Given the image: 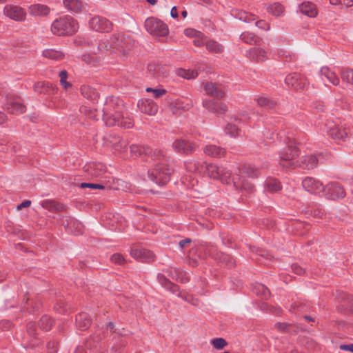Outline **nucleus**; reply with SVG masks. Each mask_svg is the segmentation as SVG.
Returning a JSON list of instances; mask_svg holds the SVG:
<instances>
[{"mask_svg": "<svg viewBox=\"0 0 353 353\" xmlns=\"http://www.w3.org/2000/svg\"><path fill=\"white\" fill-rule=\"evenodd\" d=\"M260 175V170L249 164H244L239 168V174L234 176L232 182L237 189L244 190L248 192H252L254 186L245 179L248 178H257Z\"/></svg>", "mask_w": 353, "mask_h": 353, "instance_id": "nucleus-1", "label": "nucleus"}, {"mask_svg": "<svg viewBox=\"0 0 353 353\" xmlns=\"http://www.w3.org/2000/svg\"><path fill=\"white\" fill-rule=\"evenodd\" d=\"M299 149L294 143H291L279 153V163L285 168H295L297 166L294 159L299 156Z\"/></svg>", "mask_w": 353, "mask_h": 353, "instance_id": "nucleus-2", "label": "nucleus"}, {"mask_svg": "<svg viewBox=\"0 0 353 353\" xmlns=\"http://www.w3.org/2000/svg\"><path fill=\"white\" fill-rule=\"evenodd\" d=\"M77 30V23L68 17L56 19L52 23V30L59 34H72Z\"/></svg>", "mask_w": 353, "mask_h": 353, "instance_id": "nucleus-3", "label": "nucleus"}, {"mask_svg": "<svg viewBox=\"0 0 353 353\" xmlns=\"http://www.w3.org/2000/svg\"><path fill=\"white\" fill-rule=\"evenodd\" d=\"M323 192L326 198L330 200L343 199L346 195L344 188L336 181L330 182L327 184L324 188Z\"/></svg>", "mask_w": 353, "mask_h": 353, "instance_id": "nucleus-4", "label": "nucleus"}, {"mask_svg": "<svg viewBox=\"0 0 353 353\" xmlns=\"http://www.w3.org/2000/svg\"><path fill=\"white\" fill-rule=\"evenodd\" d=\"M145 26L148 31L159 37L165 36L168 33L167 26L158 19H148L145 21Z\"/></svg>", "mask_w": 353, "mask_h": 353, "instance_id": "nucleus-5", "label": "nucleus"}, {"mask_svg": "<svg viewBox=\"0 0 353 353\" xmlns=\"http://www.w3.org/2000/svg\"><path fill=\"white\" fill-rule=\"evenodd\" d=\"M302 185L306 191L314 194L323 192L325 188L320 181L312 177H306L303 179Z\"/></svg>", "mask_w": 353, "mask_h": 353, "instance_id": "nucleus-6", "label": "nucleus"}, {"mask_svg": "<svg viewBox=\"0 0 353 353\" xmlns=\"http://www.w3.org/2000/svg\"><path fill=\"white\" fill-rule=\"evenodd\" d=\"M205 253L214 257L219 263H225L229 267L234 266L235 264V261L231 256L223 252L216 253V249L214 247L208 248L205 250Z\"/></svg>", "mask_w": 353, "mask_h": 353, "instance_id": "nucleus-7", "label": "nucleus"}, {"mask_svg": "<svg viewBox=\"0 0 353 353\" xmlns=\"http://www.w3.org/2000/svg\"><path fill=\"white\" fill-rule=\"evenodd\" d=\"M328 134L334 139L345 141L351 135V130L345 126L335 125L328 131Z\"/></svg>", "mask_w": 353, "mask_h": 353, "instance_id": "nucleus-8", "label": "nucleus"}, {"mask_svg": "<svg viewBox=\"0 0 353 353\" xmlns=\"http://www.w3.org/2000/svg\"><path fill=\"white\" fill-rule=\"evenodd\" d=\"M245 56L250 61L256 63H262L268 59L267 52L259 47L251 48L246 52Z\"/></svg>", "mask_w": 353, "mask_h": 353, "instance_id": "nucleus-9", "label": "nucleus"}, {"mask_svg": "<svg viewBox=\"0 0 353 353\" xmlns=\"http://www.w3.org/2000/svg\"><path fill=\"white\" fill-rule=\"evenodd\" d=\"M285 82L288 86H291L296 90L304 89L307 84L306 80L296 72L289 74L285 77Z\"/></svg>", "mask_w": 353, "mask_h": 353, "instance_id": "nucleus-10", "label": "nucleus"}, {"mask_svg": "<svg viewBox=\"0 0 353 353\" xmlns=\"http://www.w3.org/2000/svg\"><path fill=\"white\" fill-rule=\"evenodd\" d=\"M203 105L210 111L217 114H224L228 110V106L225 103L221 102H214L210 99L203 101Z\"/></svg>", "mask_w": 353, "mask_h": 353, "instance_id": "nucleus-11", "label": "nucleus"}, {"mask_svg": "<svg viewBox=\"0 0 353 353\" xmlns=\"http://www.w3.org/2000/svg\"><path fill=\"white\" fill-rule=\"evenodd\" d=\"M320 76L323 81L326 79L329 83L333 85L336 86L340 83L339 77L337 74L327 66H323L320 70Z\"/></svg>", "mask_w": 353, "mask_h": 353, "instance_id": "nucleus-12", "label": "nucleus"}, {"mask_svg": "<svg viewBox=\"0 0 353 353\" xmlns=\"http://www.w3.org/2000/svg\"><path fill=\"white\" fill-rule=\"evenodd\" d=\"M319 160L314 154H307L303 156L299 161L300 168L306 170H310L316 168L318 165Z\"/></svg>", "mask_w": 353, "mask_h": 353, "instance_id": "nucleus-13", "label": "nucleus"}, {"mask_svg": "<svg viewBox=\"0 0 353 353\" xmlns=\"http://www.w3.org/2000/svg\"><path fill=\"white\" fill-rule=\"evenodd\" d=\"M203 150L206 155L214 158H221L225 154V150L224 148L214 144L205 145Z\"/></svg>", "mask_w": 353, "mask_h": 353, "instance_id": "nucleus-14", "label": "nucleus"}, {"mask_svg": "<svg viewBox=\"0 0 353 353\" xmlns=\"http://www.w3.org/2000/svg\"><path fill=\"white\" fill-rule=\"evenodd\" d=\"M204 90L208 95L222 99L225 96V92L221 88L212 82H207L204 84Z\"/></svg>", "mask_w": 353, "mask_h": 353, "instance_id": "nucleus-15", "label": "nucleus"}, {"mask_svg": "<svg viewBox=\"0 0 353 353\" xmlns=\"http://www.w3.org/2000/svg\"><path fill=\"white\" fill-rule=\"evenodd\" d=\"M299 8L300 12L308 17L314 18L317 16L318 11L316 6L310 1L303 2Z\"/></svg>", "mask_w": 353, "mask_h": 353, "instance_id": "nucleus-16", "label": "nucleus"}, {"mask_svg": "<svg viewBox=\"0 0 353 353\" xmlns=\"http://www.w3.org/2000/svg\"><path fill=\"white\" fill-rule=\"evenodd\" d=\"M6 14L10 19L15 21H21L25 19V12L21 8L10 6L6 8Z\"/></svg>", "mask_w": 353, "mask_h": 353, "instance_id": "nucleus-17", "label": "nucleus"}, {"mask_svg": "<svg viewBox=\"0 0 353 353\" xmlns=\"http://www.w3.org/2000/svg\"><path fill=\"white\" fill-rule=\"evenodd\" d=\"M195 145L187 139H178V153L190 154L195 150Z\"/></svg>", "mask_w": 353, "mask_h": 353, "instance_id": "nucleus-18", "label": "nucleus"}, {"mask_svg": "<svg viewBox=\"0 0 353 353\" xmlns=\"http://www.w3.org/2000/svg\"><path fill=\"white\" fill-rule=\"evenodd\" d=\"M282 189L280 181L275 178H268L265 181V190L270 193L279 192Z\"/></svg>", "mask_w": 353, "mask_h": 353, "instance_id": "nucleus-19", "label": "nucleus"}, {"mask_svg": "<svg viewBox=\"0 0 353 353\" xmlns=\"http://www.w3.org/2000/svg\"><path fill=\"white\" fill-rule=\"evenodd\" d=\"M222 167H219L213 163H207L203 162V170L204 173L206 172L208 176L215 179H218L220 177V172L222 170Z\"/></svg>", "mask_w": 353, "mask_h": 353, "instance_id": "nucleus-20", "label": "nucleus"}, {"mask_svg": "<svg viewBox=\"0 0 353 353\" xmlns=\"http://www.w3.org/2000/svg\"><path fill=\"white\" fill-rule=\"evenodd\" d=\"M255 100L259 106L265 110H272L276 105V102L268 97L261 96L257 97Z\"/></svg>", "mask_w": 353, "mask_h": 353, "instance_id": "nucleus-21", "label": "nucleus"}, {"mask_svg": "<svg viewBox=\"0 0 353 353\" xmlns=\"http://www.w3.org/2000/svg\"><path fill=\"white\" fill-rule=\"evenodd\" d=\"M240 39L244 43L248 44H255L258 45L261 43V38L255 34L250 32H244L240 35Z\"/></svg>", "mask_w": 353, "mask_h": 353, "instance_id": "nucleus-22", "label": "nucleus"}, {"mask_svg": "<svg viewBox=\"0 0 353 353\" xmlns=\"http://www.w3.org/2000/svg\"><path fill=\"white\" fill-rule=\"evenodd\" d=\"M186 170L192 173L199 172L204 173L203 162H199L196 161H188L185 164Z\"/></svg>", "mask_w": 353, "mask_h": 353, "instance_id": "nucleus-23", "label": "nucleus"}, {"mask_svg": "<svg viewBox=\"0 0 353 353\" xmlns=\"http://www.w3.org/2000/svg\"><path fill=\"white\" fill-rule=\"evenodd\" d=\"M253 292L264 299H268L270 296L269 289L262 283H256L253 288Z\"/></svg>", "mask_w": 353, "mask_h": 353, "instance_id": "nucleus-24", "label": "nucleus"}, {"mask_svg": "<svg viewBox=\"0 0 353 353\" xmlns=\"http://www.w3.org/2000/svg\"><path fill=\"white\" fill-rule=\"evenodd\" d=\"M267 10L269 13L276 17L281 16L285 12L284 6L279 2L270 4L267 7Z\"/></svg>", "mask_w": 353, "mask_h": 353, "instance_id": "nucleus-25", "label": "nucleus"}, {"mask_svg": "<svg viewBox=\"0 0 353 353\" xmlns=\"http://www.w3.org/2000/svg\"><path fill=\"white\" fill-rule=\"evenodd\" d=\"M309 307L310 305L307 302L299 300L290 305V310L291 312H305L308 310Z\"/></svg>", "mask_w": 353, "mask_h": 353, "instance_id": "nucleus-26", "label": "nucleus"}, {"mask_svg": "<svg viewBox=\"0 0 353 353\" xmlns=\"http://www.w3.org/2000/svg\"><path fill=\"white\" fill-rule=\"evenodd\" d=\"M235 16L236 18H238L239 20L243 21L244 22H251L254 21L256 17L254 14H252L251 13H248L244 10H239L236 12L235 14Z\"/></svg>", "mask_w": 353, "mask_h": 353, "instance_id": "nucleus-27", "label": "nucleus"}, {"mask_svg": "<svg viewBox=\"0 0 353 353\" xmlns=\"http://www.w3.org/2000/svg\"><path fill=\"white\" fill-rule=\"evenodd\" d=\"M30 12L34 15H46L49 13V8L43 5H34L30 7Z\"/></svg>", "mask_w": 353, "mask_h": 353, "instance_id": "nucleus-28", "label": "nucleus"}, {"mask_svg": "<svg viewBox=\"0 0 353 353\" xmlns=\"http://www.w3.org/2000/svg\"><path fill=\"white\" fill-rule=\"evenodd\" d=\"M205 46L207 50L213 53H221L223 51V47L215 41H208Z\"/></svg>", "mask_w": 353, "mask_h": 353, "instance_id": "nucleus-29", "label": "nucleus"}, {"mask_svg": "<svg viewBox=\"0 0 353 353\" xmlns=\"http://www.w3.org/2000/svg\"><path fill=\"white\" fill-rule=\"evenodd\" d=\"M341 77L343 81L353 85V69H344L341 72Z\"/></svg>", "mask_w": 353, "mask_h": 353, "instance_id": "nucleus-30", "label": "nucleus"}, {"mask_svg": "<svg viewBox=\"0 0 353 353\" xmlns=\"http://www.w3.org/2000/svg\"><path fill=\"white\" fill-rule=\"evenodd\" d=\"M198 76V72L196 70L178 69V77H181L183 79H192Z\"/></svg>", "mask_w": 353, "mask_h": 353, "instance_id": "nucleus-31", "label": "nucleus"}, {"mask_svg": "<svg viewBox=\"0 0 353 353\" xmlns=\"http://www.w3.org/2000/svg\"><path fill=\"white\" fill-rule=\"evenodd\" d=\"M134 254L137 257H140L145 259H153L154 257V254L152 252L145 249L136 250Z\"/></svg>", "mask_w": 353, "mask_h": 353, "instance_id": "nucleus-32", "label": "nucleus"}, {"mask_svg": "<svg viewBox=\"0 0 353 353\" xmlns=\"http://www.w3.org/2000/svg\"><path fill=\"white\" fill-rule=\"evenodd\" d=\"M64 5L74 11H78L81 8V3L79 0H65Z\"/></svg>", "mask_w": 353, "mask_h": 353, "instance_id": "nucleus-33", "label": "nucleus"}, {"mask_svg": "<svg viewBox=\"0 0 353 353\" xmlns=\"http://www.w3.org/2000/svg\"><path fill=\"white\" fill-rule=\"evenodd\" d=\"M181 183L186 185L188 188H193L197 184V180L192 177V175L183 176L181 179Z\"/></svg>", "mask_w": 353, "mask_h": 353, "instance_id": "nucleus-34", "label": "nucleus"}, {"mask_svg": "<svg viewBox=\"0 0 353 353\" xmlns=\"http://www.w3.org/2000/svg\"><path fill=\"white\" fill-rule=\"evenodd\" d=\"M231 173L226 168H223L222 170L220 172V177L218 179H220L223 183L228 184L231 181Z\"/></svg>", "mask_w": 353, "mask_h": 353, "instance_id": "nucleus-35", "label": "nucleus"}, {"mask_svg": "<svg viewBox=\"0 0 353 353\" xmlns=\"http://www.w3.org/2000/svg\"><path fill=\"white\" fill-rule=\"evenodd\" d=\"M211 343L217 350L223 349L228 345L226 341L223 338L214 339L212 340Z\"/></svg>", "mask_w": 353, "mask_h": 353, "instance_id": "nucleus-36", "label": "nucleus"}, {"mask_svg": "<svg viewBox=\"0 0 353 353\" xmlns=\"http://www.w3.org/2000/svg\"><path fill=\"white\" fill-rule=\"evenodd\" d=\"M67 72L65 70H62L59 73V77H60V83L61 85L65 89L68 90L71 88L70 83L67 81Z\"/></svg>", "mask_w": 353, "mask_h": 353, "instance_id": "nucleus-37", "label": "nucleus"}, {"mask_svg": "<svg viewBox=\"0 0 353 353\" xmlns=\"http://www.w3.org/2000/svg\"><path fill=\"white\" fill-rule=\"evenodd\" d=\"M274 140V133L270 130H265L263 132V142L265 145H270Z\"/></svg>", "mask_w": 353, "mask_h": 353, "instance_id": "nucleus-38", "label": "nucleus"}, {"mask_svg": "<svg viewBox=\"0 0 353 353\" xmlns=\"http://www.w3.org/2000/svg\"><path fill=\"white\" fill-rule=\"evenodd\" d=\"M146 92H152V95L154 98L158 99L166 93V90L163 88H146Z\"/></svg>", "mask_w": 353, "mask_h": 353, "instance_id": "nucleus-39", "label": "nucleus"}, {"mask_svg": "<svg viewBox=\"0 0 353 353\" xmlns=\"http://www.w3.org/2000/svg\"><path fill=\"white\" fill-rule=\"evenodd\" d=\"M50 209L55 212H65L67 207L63 203L52 201L50 203Z\"/></svg>", "mask_w": 353, "mask_h": 353, "instance_id": "nucleus-40", "label": "nucleus"}, {"mask_svg": "<svg viewBox=\"0 0 353 353\" xmlns=\"http://www.w3.org/2000/svg\"><path fill=\"white\" fill-rule=\"evenodd\" d=\"M192 241V239L190 238H186L183 240H181L178 243V248L183 250V252H185V250H190Z\"/></svg>", "mask_w": 353, "mask_h": 353, "instance_id": "nucleus-41", "label": "nucleus"}, {"mask_svg": "<svg viewBox=\"0 0 353 353\" xmlns=\"http://www.w3.org/2000/svg\"><path fill=\"white\" fill-rule=\"evenodd\" d=\"M225 132L228 134H230L231 137H235L238 135L239 133V129L238 128L233 124H228L225 127Z\"/></svg>", "mask_w": 353, "mask_h": 353, "instance_id": "nucleus-42", "label": "nucleus"}, {"mask_svg": "<svg viewBox=\"0 0 353 353\" xmlns=\"http://www.w3.org/2000/svg\"><path fill=\"white\" fill-rule=\"evenodd\" d=\"M111 261L113 263H117V264H119V265H123L125 262V260L124 257L121 254H120L119 253L114 254L111 256Z\"/></svg>", "mask_w": 353, "mask_h": 353, "instance_id": "nucleus-43", "label": "nucleus"}, {"mask_svg": "<svg viewBox=\"0 0 353 353\" xmlns=\"http://www.w3.org/2000/svg\"><path fill=\"white\" fill-rule=\"evenodd\" d=\"M185 34L187 37H199L201 35V32L192 28L185 29L184 31Z\"/></svg>", "mask_w": 353, "mask_h": 353, "instance_id": "nucleus-44", "label": "nucleus"}, {"mask_svg": "<svg viewBox=\"0 0 353 353\" xmlns=\"http://www.w3.org/2000/svg\"><path fill=\"white\" fill-rule=\"evenodd\" d=\"M185 101H181L178 99V109L188 110L191 106V101L188 99H185Z\"/></svg>", "mask_w": 353, "mask_h": 353, "instance_id": "nucleus-45", "label": "nucleus"}, {"mask_svg": "<svg viewBox=\"0 0 353 353\" xmlns=\"http://www.w3.org/2000/svg\"><path fill=\"white\" fill-rule=\"evenodd\" d=\"M12 112H23L25 110V107L21 103L13 102L10 104Z\"/></svg>", "mask_w": 353, "mask_h": 353, "instance_id": "nucleus-46", "label": "nucleus"}, {"mask_svg": "<svg viewBox=\"0 0 353 353\" xmlns=\"http://www.w3.org/2000/svg\"><path fill=\"white\" fill-rule=\"evenodd\" d=\"M292 325L290 324H288L286 323H277L275 324L274 327L281 331H289L290 327Z\"/></svg>", "mask_w": 353, "mask_h": 353, "instance_id": "nucleus-47", "label": "nucleus"}, {"mask_svg": "<svg viewBox=\"0 0 353 353\" xmlns=\"http://www.w3.org/2000/svg\"><path fill=\"white\" fill-rule=\"evenodd\" d=\"M256 26L262 30H269L270 29V24L267 23L265 21L263 20H259L256 22Z\"/></svg>", "mask_w": 353, "mask_h": 353, "instance_id": "nucleus-48", "label": "nucleus"}, {"mask_svg": "<svg viewBox=\"0 0 353 353\" xmlns=\"http://www.w3.org/2000/svg\"><path fill=\"white\" fill-rule=\"evenodd\" d=\"M81 188H95V189H100V190L104 189V186L103 185L95 184V183H83L81 184Z\"/></svg>", "mask_w": 353, "mask_h": 353, "instance_id": "nucleus-49", "label": "nucleus"}, {"mask_svg": "<svg viewBox=\"0 0 353 353\" xmlns=\"http://www.w3.org/2000/svg\"><path fill=\"white\" fill-rule=\"evenodd\" d=\"M292 269L293 272L296 274H301L305 272L304 269L297 263L292 264Z\"/></svg>", "mask_w": 353, "mask_h": 353, "instance_id": "nucleus-50", "label": "nucleus"}, {"mask_svg": "<svg viewBox=\"0 0 353 353\" xmlns=\"http://www.w3.org/2000/svg\"><path fill=\"white\" fill-rule=\"evenodd\" d=\"M194 44L196 46H201L203 45V34L201 32V35L199 37H195L193 41Z\"/></svg>", "mask_w": 353, "mask_h": 353, "instance_id": "nucleus-51", "label": "nucleus"}, {"mask_svg": "<svg viewBox=\"0 0 353 353\" xmlns=\"http://www.w3.org/2000/svg\"><path fill=\"white\" fill-rule=\"evenodd\" d=\"M158 107L157 105H152L149 109L146 110L150 115H155L157 113Z\"/></svg>", "mask_w": 353, "mask_h": 353, "instance_id": "nucleus-52", "label": "nucleus"}, {"mask_svg": "<svg viewBox=\"0 0 353 353\" xmlns=\"http://www.w3.org/2000/svg\"><path fill=\"white\" fill-rule=\"evenodd\" d=\"M340 349L345 351H350L353 353V344L341 345Z\"/></svg>", "mask_w": 353, "mask_h": 353, "instance_id": "nucleus-53", "label": "nucleus"}, {"mask_svg": "<svg viewBox=\"0 0 353 353\" xmlns=\"http://www.w3.org/2000/svg\"><path fill=\"white\" fill-rule=\"evenodd\" d=\"M31 204V201H25L24 202L21 203V204H19V205H17V209L18 210H21L23 208H27V207H29Z\"/></svg>", "mask_w": 353, "mask_h": 353, "instance_id": "nucleus-54", "label": "nucleus"}, {"mask_svg": "<svg viewBox=\"0 0 353 353\" xmlns=\"http://www.w3.org/2000/svg\"><path fill=\"white\" fill-rule=\"evenodd\" d=\"M341 6L349 8L353 6V0H341Z\"/></svg>", "mask_w": 353, "mask_h": 353, "instance_id": "nucleus-55", "label": "nucleus"}, {"mask_svg": "<svg viewBox=\"0 0 353 353\" xmlns=\"http://www.w3.org/2000/svg\"><path fill=\"white\" fill-rule=\"evenodd\" d=\"M314 108L319 112H324L325 105L323 103H318L314 105Z\"/></svg>", "mask_w": 353, "mask_h": 353, "instance_id": "nucleus-56", "label": "nucleus"}, {"mask_svg": "<svg viewBox=\"0 0 353 353\" xmlns=\"http://www.w3.org/2000/svg\"><path fill=\"white\" fill-rule=\"evenodd\" d=\"M314 214L315 216L322 217L324 214V212L321 209H316L314 210Z\"/></svg>", "mask_w": 353, "mask_h": 353, "instance_id": "nucleus-57", "label": "nucleus"}, {"mask_svg": "<svg viewBox=\"0 0 353 353\" xmlns=\"http://www.w3.org/2000/svg\"><path fill=\"white\" fill-rule=\"evenodd\" d=\"M178 296H180L181 298H182L185 301H188V302H190V301H193L192 297L191 296H190V295H188L187 296H182L181 294H178Z\"/></svg>", "mask_w": 353, "mask_h": 353, "instance_id": "nucleus-58", "label": "nucleus"}, {"mask_svg": "<svg viewBox=\"0 0 353 353\" xmlns=\"http://www.w3.org/2000/svg\"><path fill=\"white\" fill-rule=\"evenodd\" d=\"M330 3L334 6L341 5V0H330Z\"/></svg>", "mask_w": 353, "mask_h": 353, "instance_id": "nucleus-59", "label": "nucleus"}, {"mask_svg": "<svg viewBox=\"0 0 353 353\" xmlns=\"http://www.w3.org/2000/svg\"><path fill=\"white\" fill-rule=\"evenodd\" d=\"M170 14L174 18L176 17V7H173L172 8V9L171 10V12H170Z\"/></svg>", "mask_w": 353, "mask_h": 353, "instance_id": "nucleus-60", "label": "nucleus"}, {"mask_svg": "<svg viewBox=\"0 0 353 353\" xmlns=\"http://www.w3.org/2000/svg\"><path fill=\"white\" fill-rule=\"evenodd\" d=\"M251 250L252 252H255L256 254L261 255V256H263V254L261 253L262 251L261 250H259V249L257 248H251Z\"/></svg>", "mask_w": 353, "mask_h": 353, "instance_id": "nucleus-61", "label": "nucleus"}, {"mask_svg": "<svg viewBox=\"0 0 353 353\" xmlns=\"http://www.w3.org/2000/svg\"><path fill=\"white\" fill-rule=\"evenodd\" d=\"M146 1L152 6H154L157 3V0H146Z\"/></svg>", "mask_w": 353, "mask_h": 353, "instance_id": "nucleus-62", "label": "nucleus"}, {"mask_svg": "<svg viewBox=\"0 0 353 353\" xmlns=\"http://www.w3.org/2000/svg\"><path fill=\"white\" fill-rule=\"evenodd\" d=\"M188 280H189L188 277L186 276H181V281L182 283L187 282V281H188Z\"/></svg>", "mask_w": 353, "mask_h": 353, "instance_id": "nucleus-63", "label": "nucleus"}, {"mask_svg": "<svg viewBox=\"0 0 353 353\" xmlns=\"http://www.w3.org/2000/svg\"><path fill=\"white\" fill-rule=\"evenodd\" d=\"M347 300L350 303L353 302V296H352V295H347Z\"/></svg>", "mask_w": 353, "mask_h": 353, "instance_id": "nucleus-64", "label": "nucleus"}]
</instances>
